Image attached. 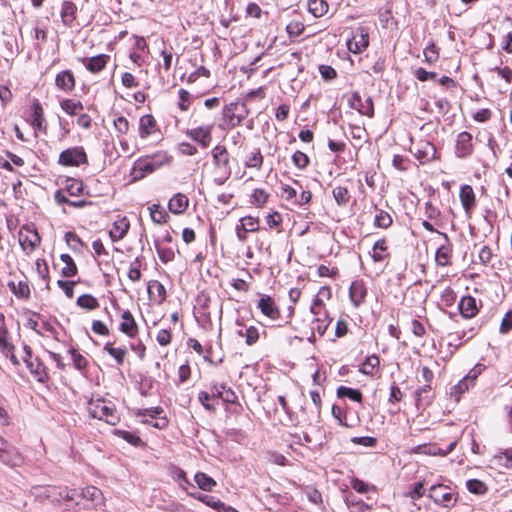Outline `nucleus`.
Segmentation results:
<instances>
[{
  "mask_svg": "<svg viewBox=\"0 0 512 512\" xmlns=\"http://www.w3.org/2000/svg\"><path fill=\"white\" fill-rule=\"evenodd\" d=\"M337 396L340 398L347 397L355 402H361L362 401V393L358 389H353L346 386H340L337 389Z\"/></svg>",
  "mask_w": 512,
  "mask_h": 512,
  "instance_id": "obj_37",
  "label": "nucleus"
},
{
  "mask_svg": "<svg viewBox=\"0 0 512 512\" xmlns=\"http://www.w3.org/2000/svg\"><path fill=\"white\" fill-rule=\"evenodd\" d=\"M0 460L9 466H18L22 462L20 453L0 437Z\"/></svg>",
  "mask_w": 512,
  "mask_h": 512,
  "instance_id": "obj_5",
  "label": "nucleus"
},
{
  "mask_svg": "<svg viewBox=\"0 0 512 512\" xmlns=\"http://www.w3.org/2000/svg\"><path fill=\"white\" fill-rule=\"evenodd\" d=\"M76 304L79 307H81L83 309H87V310H94L99 307V302H98L97 298H95L91 294H83V295L79 296L76 301Z\"/></svg>",
  "mask_w": 512,
  "mask_h": 512,
  "instance_id": "obj_38",
  "label": "nucleus"
},
{
  "mask_svg": "<svg viewBox=\"0 0 512 512\" xmlns=\"http://www.w3.org/2000/svg\"><path fill=\"white\" fill-rule=\"evenodd\" d=\"M220 388L223 390V393L221 394V399L224 402L231 404L237 402L238 397L230 387H227L226 384H220Z\"/></svg>",
  "mask_w": 512,
  "mask_h": 512,
  "instance_id": "obj_56",
  "label": "nucleus"
},
{
  "mask_svg": "<svg viewBox=\"0 0 512 512\" xmlns=\"http://www.w3.org/2000/svg\"><path fill=\"white\" fill-rule=\"evenodd\" d=\"M155 128H156V121L152 115L146 114L140 118L139 133L142 138H146L149 135H151L152 133H154Z\"/></svg>",
  "mask_w": 512,
  "mask_h": 512,
  "instance_id": "obj_28",
  "label": "nucleus"
},
{
  "mask_svg": "<svg viewBox=\"0 0 512 512\" xmlns=\"http://www.w3.org/2000/svg\"><path fill=\"white\" fill-rule=\"evenodd\" d=\"M392 223L391 215L384 210H379L374 217V225L378 228L387 229Z\"/></svg>",
  "mask_w": 512,
  "mask_h": 512,
  "instance_id": "obj_39",
  "label": "nucleus"
},
{
  "mask_svg": "<svg viewBox=\"0 0 512 512\" xmlns=\"http://www.w3.org/2000/svg\"><path fill=\"white\" fill-rule=\"evenodd\" d=\"M459 310L465 318H472L478 312V307L475 298L471 296L463 297L459 302Z\"/></svg>",
  "mask_w": 512,
  "mask_h": 512,
  "instance_id": "obj_22",
  "label": "nucleus"
},
{
  "mask_svg": "<svg viewBox=\"0 0 512 512\" xmlns=\"http://www.w3.org/2000/svg\"><path fill=\"white\" fill-rule=\"evenodd\" d=\"M130 227V223L127 218L123 217L116 220L109 232L112 241L116 242L125 237Z\"/></svg>",
  "mask_w": 512,
  "mask_h": 512,
  "instance_id": "obj_21",
  "label": "nucleus"
},
{
  "mask_svg": "<svg viewBox=\"0 0 512 512\" xmlns=\"http://www.w3.org/2000/svg\"><path fill=\"white\" fill-rule=\"evenodd\" d=\"M511 329H512V311H508L504 315V317L501 321L500 332L507 333Z\"/></svg>",
  "mask_w": 512,
  "mask_h": 512,
  "instance_id": "obj_64",
  "label": "nucleus"
},
{
  "mask_svg": "<svg viewBox=\"0 0 512 512\" xmlns=\"http://www.w3.org/2000/svg\"><path fill=\"white\" fill-rule=\"evenodd\" d=\"M122 322L120 323V331L128 337L133 338L138 333V326L135 319L129 310H125L122 315Z\"/></svg>",
  "mask_w": 512,
  "mask_h": 512,
  "instance_id": "obj_18",
  "label": "nucleus"
},
{
  "mask_svg": "<svg viewBox=\"0 0 512 512\" xmlns=\"http://www.w3.org/2000/svg\"><path fill=\"white\" fill-rule=\"evenodd\" d=\"M61 261L65 264L62 268V275L64 277H73L77 274V266L73 258L69 254H62L60 256Z\"/></svg>",
  "mask_w": 512,
  "mask_h": 512,
  "instance_id": "obj_35",
  "label": "nucleus"
},
{
  "mask_svg": "<svg viewBox=\"0 0 512 512\" xmlns=\"http://www.w3.org/2000/svg\"><path fill=\"white\" fill-rule=\"evenodd\" d=\"M80 496L82 499L89 502L87 506L98 507L103 503L102 491L95 486H87L81 490Z\"/></svg>",
  "mask_w": 512,
  "mask_h": 512,
  "instance_id": "obj_17",
  "label": "nucleus"
},
{
  "mask_svg": "<svg viewBox=\"0 0 512 512\" xmlns=\"http://www.w3.org/2000/svg\"><path fill=\"white\" fill-rule=\"evenodd\" d=\"M151 220L156 224H164L167 221V212L158 204H152L148 207Z\"/></svg>",
  "mask_w": 512,
  "mask_h": 512,
  "instance_id": "obj_34",
  "label": "nucleus"
},
{
  "mask_svg": "<svg viewBox=\"0 0 512 512\" xmlns=\"http://www.w3.org/2000/svg\"><path fill=\"white\" fill-rule=\"evenodd\" d=\"M293 164L299 169H305L309 165V157L302 151H296L292 155Z\"/></svg>",
  "mask_w": 512,
  "mask_h": 512,
  "instance_id": "obj_52",
  "label": "nucleus"
},
{
  "mask_svg": "<svg viewBox=\"0 0 512 512\" xmlns=\"http://www.w3.org/2000/svg\"><path fill=\"white\" fill-rule=\"evenodd\" d=\"M45 491L51 493L50 495L47 494V498H49V500L52 502H60L63 500L67 502H76V504H79V502L76 501L77 492L75 490H70L66 487H55L47 488Z\"/></svg>",
  "mask_w": 512,
  "mask_h": 512,
  "instance_id": "obj_13",
  "label": "nucleus"
},
{
  "mask_svg": "<svg viewBox=\"0 0 512 512\" xmlns=\"http://www.w3.org/2000/svg\"><path fill=\"white\" fill-rule=\"evenodd\" d=\"M308 11L316 18L324 16L329 9V5L325 0H308Z\"/></svg>",
  "mask_w": 512,
  "mask_h": 512,
  "instance_id": "obj_32",
  "label": "nucleus"
},
{
  "mask_svg": "<svg viewBox=\"0 0 512 512\" xmlns=\"http://www.w3.org/2000/svg\"><path fill=\"white\" fill-rule=\"evenodd\" d=\"M263 164V156L260 150H256L249 155L245 161V166L248 168L260 169Z\"/></svg>",
  "mask_w": 512,
  "mask_h": 512,
  "instance_id": "obj_46",
  "label": "nucleus"
},
{
  "mask_svg": "<svg viewBox=\"0 0 512 512\" xmlns=\"http://www.w3.org/2000/svg\"><path fill=\"white\" fill-rule=\"evenodd\" d=\"M61 108L69 115H75L79 111L83 110V105L81 102H75L70 99L63 100L61 102Z\"/></svg>",
  "mask_w": 512,
  "mask_h": 512,
  "instance_id": "obj_45",
  "label": "nucleus"
},
{
  "mask_svg": "<svg viewBox=\"0 0 512 512\" xmlns=\"http://www.w3.org/2000/svg\"><path fill=\"white\" fill-rule=\"evenodd\" d=\"M110 56L105 54H100L90 58H83L82 62L84 66L92 73H99L102 71L107 65Z\"/></svg>",
  "mask_w": 512,
  "mask_h": 512,
  "instance_id": "obj_19",
  "label": "nucleus"
},
{
  "mask_svg": "<svg viewBox=\"0 0 512 512\" xmlns=\"http://www.w3.org/2000/svg\"><path fill=\"white\" fill-rule=\"evenodd\" d=\"M473 152L472 135L463 131L458 134L455 144V154L458 158H466Z\"/></svg>",
  "mask_w": 512,
  "mask_h": 512,
  "instance_id": "obj_9",
  "label": "nucleus"
},
{
  "mask_svg": "<svg viewBox=\"0 0 512 512\" xmlns=\"http://www.w3.org/2000/svg\"><path fill=\"white\" fill-rule=\"evenodd\" d=\"M238 335L245 338V342L247 345H253L259 339L258 329L254 326H250V327L246 328L245 331L239 330Z\"/></svg>",
  "mask_w": 512,
  "mask_h": 512,
  "instance_id": "obj_43",
  "label": "nucleus"
},
{
  "mask_svg": "<svg viewBox=\"0 0 512 512\" xmlns=\"http://www.w3.org/2000/svg\"><path fill=\"white\" fill-rule=\"evenodd\" d=\"M77 7L70 1H64L61 9V19L64 25L70 26L76 19Z\"/></svg>",
  "mask_w": 512,
  "mask_h": 512,
  "instance_id": "obj_30",
  "label": "nucleus"
},
{
  "mask_svg": "<svg viewBox=\"0 0 512 512\" xmlns=\"http://www.w3.org/2000/svg\"><path fill=\"white\" fill-rule=\"evenodd\" d=\"M65 190L71 195V196H79L83 192V184L81 181L76 179H68L66 181Z\"/></svg>",
  "mask_w": 512,
  "mask_h": 512,
  "instance_id": "obj_49",
  "label": "nucleus"
},
{
  "mask_svg": "<svg viewBox=\"0 0 512 512\" xmlns=\"http://www.w3.org/2000/svg\"><path fill=\"white\" fill-rule=\"evenodd\" d=\"M72 356L74 367L78 370H83L87 366V360L84 356L77 352L74 348L69 349Z\"/></svg>",
  "mask_w": 512,
  "mask_h": 512,
  "instance_id": "obj_55",
  "label": "nucleus"
},
{
  "mask_svg": "<svg viewBox=\"0 0 512 512\" xmlns=\"http://www.w3.org/2000/svg\"><path fill=\"white\" fill-rule=\"evenodd\" d=\"M349 104L351 108L357 110L361 115H365L370 118L374 116V105L371 97H367L365 100H362L361 96L355 92L349 99Z\"/></svg>",
  "mask_w": 512,
  "mask_h": 512,
  "instance_id": "obj_8",
  "label": "nucleus"
},
{
  "mask_svg": "<svg viewBox=\"0 0 512 512\" xmlns=\"http://www.w3.org/2000/svg\"><path fill=\"white\" fill-rule=\"evenodd\" d=\"M190 495L195 499L205 503L207 506L215 509L218 512H226L232 509L231 507H227L223 502H221L219 499L214 498L213 496L201 493H192Z\"/></svg>",
  "mask_w": 512,
  "mask_h": 512,
  "instance_id": "obj_24",
  "label": "nucleus"
},
{
  "mask_svg": "<svg viewBox=\"0 0 512 512\" xmlns=\"http://www.w3.org/2000/svg\"><path fill=\"white\" fill-rule=\"evenodd\" d=\"M113 125L118 136L126 135L129 131V122L124 116L115 117Z\"/></svg>",
  "mask_w": 512,
  "mask_h": 512,
  "instance_id": "obj_47",
  "label": "nucleus"
},
{
  "mask_svg": "<svg viewBox=\"0 0 512 512\" xmlns=\"http://www.w3.org/2000/svg\"><path fill=\"white\" fill-rule=\"evenodd\" d=\"M87 410L92 418L104 420L108 424L115 425L118 422V416L115 409L106 400L100 398L90 400Z\"/></svg>",
  "mask_w": 512,
  "mask_h": 512,
  "instance_id": "obj_1",
  "label": "nucleus"
},
{
  "mask_svg": "<svg viewBox=\"0 0 512 512\" xmlns=\"http://www.w3.org/2000/svg\"><path fill=\"white\" fill-rule=\"evenodd\" d=\"M429 497L434 503L446 508L453 507L457 502V494L450 487L443 484L431 486Z\"/></svg>",
  "mask_w": 512,
  "mask_h": 512,
  "instance_id": "obj_3",
  "label": "nucleus"
},
{
  "mask_svg": "<svg viewBox=\"0 0 512 512\" xmlns=\"http://www.w3.org/2000/svg\"><path fill=\"white\" fill-rule=\"evenodd\" d=\"M157 253L160 260L168 263L174 259V251L171 248L157 247Z\"/></svg>",
  "mask_w": 512,
  "mask_h": 512,
  "instance_id": "obj_60",
  "label": "nucleus"
},
{
  "mask_svg": "<svg viewBox=\"0 0 512 512\" xmlns=\"http://www.w3.org/2000/svg\"><path fill=\"white\" fill-rule=\"evenodd\" d=\"M8 287L11 292L19 298L27 299L30 296V289L28 283L25 281H19L18 283L10 281L8 282Z\"/></svg>",
  "mask_w": 512,
  "mask_h": 512,
  "instance_id": "obj_33",
  "label": "nucleus"
},
{
  "mask_svg": "<svg viewBox=\"0 0 512 512\" xmlns=\"http://www.w3.org/2000/svg\"><path fill=\"white\" fill-rule=\"evenodd\" d=\"M460 200L466 214L469 215L472 208L475 206V193L471 186L464 185L461 187Z\"/></svg>",
  "mask_w": 512,
  "mask_h": 512,
  "instance_id": "obj_23",
  "label": "nucleus"
},
{
  "mask_svg": "<svg viewBox=\"0 0 512 512\" xmlns=\"http://www.w3.org/2000/svg\"><path fill=\"white\" fill-rule=\"evenodd\" d=\"M387 250L385 239H380L373 245L372 258L375 262H381L384 260L385 255L383 254Z\"/></svg>",
  "mask_w": 512,
  "mask_h": 512,
  "instance_id": "obj_44",
  "label": "nucleus"
},
{
  "mask_svg": "<svg viewBox=\"0 0 512 512\" xmlns=\"http://www.w3.org/2000/svg\"><path fill=\"white\" fill-rule=\"evenodd\" d=\"M240 222L241 228L245 231L255 232L259 229V221L257 218L251 216L243 217Z\"/></svg>",
  "mask_w": 512,
  "mask_h": 512,
  "instance_id": "obj_51",
  "label": "nucleus"
},
{
  "mask_svg": "<svg viewBox=\"0 0 512 512\" xmlns=\"http://www.w3.org/2000/svg\"><path fill=\"white\" fill-rule=\"evenodd\" d=\"M223 122L227 128H234L246 118L248 110L244 103L232 102L223 109Z\"/></svg>",
  "mask_w": 512,
  "mask_h": 512,
  "instance_id": "obj_2",
  "label": "nucleus"
},
{
  "mask_svg": "<svg viewBox=\"0 0 512 512\" xmlns=\"http://www.w3.org/2000/svg\"><path fill=\"white\" fill-rule=\"evenodd\" d=\"M257 307L263 315L267 316L271 320H277L280 317L279 309L275 305L274 300L268 295H263L259 299Z\"/></svg>",
  "mask_w": 512,
  "mask_h": 512,
  "instance_id": "obj_15",
  "label": "nucleus"
},
{
  "mask_svg": "<svg viewBox=\"0 0 512 512\" xmlns=\"http://www.w3.org/2000/svg\"><path fill=\"white\" fill-rule=\"evenodd\" d=\"M466 487L469 490V492L482 495L486 492L487 487L484 482L478 480V479H470L466 482Z\"/></svg>",
  "mask_w": 512,
  "mask_h": 512,
  "instance_id": "obj_48",
  "label": "nucleus"
},
{
  "mask_svg": "<svg viewBox=\"0 0 512 512\" xmlns=\"http://www.w3.org/2000/svg\"><path fill=\"white\" fill-rule=\"evenodd\" d=\"M65 239H66L67 244L71 248H73L74 250H76L78 248L77 247L78 245L79 246L83 245V243H82L81 239L79 238V236L76 235L74 232H67L65 234Z\"/></svg>",
  "mask_w": 512,
  "mask_h": 512,
  "instance_id": "obj_62",
  "label": "nucleus"
},
{
  "mask_svg": "<svg viewBox=\"0 0 512 512\" xmlns=\"http://www.w3.org/2000/svg\"><path fill=\"white\" fill-rule=\"evenodd\" d=\"M26 367L38 381L44 382L47 377V373L45 371V366L37 357L33 358L32 361H27Z\"/></svg>",
  "mask_w": 512,
  "mask_h": 512,
  "instance_id": "obj_31",
  "label": "nucleus"
},
{
  "mask_svg": "<svg viewBox=\"0 0 512 512\" xmlns=\"http://www.w3.org/2000/svg\"><path fill=\"white\" fill-rule=\"evenodd\" d=\"M140 266H141V263L138 258H136L131 263L130 269L128 271V277L130 280H132L134 282L140 280V278H141Z\"/></svg>",
  "mask_w": 512,
  "mask_h": 512,
  "instance_id": "obj_57",
  "label": "nucleus"
},
{
  "mask_svg": "<svg viewBox=\"0 0 512 512\" xmlns=\"http://www.w3.org/2000/svg\"><path fill=\"white\" fill-rule=\"evenodd\" d=\"M414 156L424 164L436 157V147L429 141H419L415 146Z\"/></svg>",
  "mask_w": 512,
  "mask_h": 512,
  "instance_id": "obj_11",
  "label": "nucleus"
},
{
  "mask_svg": "<svg viewBox=\"0 0 512 512\" xmlns=\"http://www.w3.org/2000/svg\"><path fill=\"white\" fill-rule=\"evenodd\" d=\"M332 194L339 206H345L350 201V194L346 187L337 186L333 189Z\"/></svg>",
  "mask_w": 512,
  "mask_h": 512,
  "instance_id": "obj_40",
  "label": "nucleus"
},
{
  "mask_svg": "<svg viewBox=\"0 0 512 512\" xmlns=\"http://www.w3.org/2000/svg\"><path fill=\"white\" fill-rule=\"evenodd\" d=\"M423 55H424V61L428 64L435 63L439 58V53L437 51L435 44H433V43L428 45L424 49Z\"/></svg>",
  "mask_w": 512,
  "mask_h": 512,
  "instance_id": "obj_50",
  "label": "nucleus"
},
{
  "mask_svg": "<svg viewBox=\"0 0 512 512\" xmlns=\"http://www.w3.org/2000/svg\"><path fill=\"white\" fill-rule=\"evenodd\" d=\"M32 126L40 131L46 130L44 111L38 100H35L32 105Z\"/></svg>",
  "mask_w": 512,
  "mask_h": 512,
  "instance_id": "obj_29",
  "label": "nucleus"
},
{
  "mask_svg": "<svg viewBox=\"0 0 512 512\" xmlns=\"http://www.w3.org/2000/svg\"><path fill=\"white\" fill-rule=\"evenodd\" d=\"M380 364L379 358L376 355H371L366 358L360 367V371L365 375H372L374 369Z\"/></svg>",
  "mask_w": 512,
  "mask_h": 512,
  "instance_id": "obj_42",
  "label": "nucleus"
},
{
  "mask_svg": "<svg viewBox=\"0 0 512 512\" xmlns=\"http://www.w3.org/2000/svg\"><path fill=\"white\" fill-rule=\"evenodd\" d=\"M189 200L182 193L175 194L168 203L169 210L174 214H182L188 207Z\"/></svg>",
  "mask_w": 512,
  "mask_h": 512,
  "instance_id": "obj_26",
  "label": "nucleus"
},
{
  "mask_svg": "<svg viewBox=\"0 0 512 512\" xmlns=\"http://www.w3.org/2000/svg\"><path fill=\"white\" fill-rule=\"evenodd\" d=\"M58 163L62 166H79L87 163L83 147H72L61 152Z\"/></svg>",
  "mask_w": 512,
  "mask_h": 512,
  "instance_id": "obj_4",
  "label": "nucleus"
},
{
  "mask_svg": "<svg viewBox=\"0 0 512 512\" xmlns=\"http://www.w3.org/2000/svg\"><path fill=\"white\" fill-rule=\"evenodd\" d=\"M269 194L264 190L257 188L252 194V203L258 207L263 206L268 200Z\"/></svg>",
  "mask_w": 512,
  "mask_h": 512,
  "instance_id": "obj_53",
  "label": "nucleus"
},
{
  "mask_svg": "<svg viewBox=\"0 0 512 512\" xmlns=\"http://www.w3.org/2000/svg\"><path fill=\"white\" fill-rule=\"evenodd\" d=\"M194 480L198 487L204 491H211L216 485V482L213 478L202 472L196 473Z\"/></svg>",
  "mask_w": 512,
  "mask_h": 512,
  "instance_id": "obj_36",
  "label": "nucleus"
},
{
  "mask_svg": "<svg viewBox=\"0 0 512 512\" xmlns=\"http://www.w3.org/2000/svg\"><path fill=\"white\" fill-rule=\"evenodd\" d=\"M366 294L367 290L363 281L356 280L352 282L349 289V296L355 307H358L361 303H363Z\"/></svg>",
  "mask_w": 512,
  "mask_h": 512,
  "instance_id": "obj_20",
  "label": "nucleus"
},
{
  "mask_svg": "<svg viewBox=\"0 0 512 512\" xmlns=\"http://www.w3.org/2000/svg\"><path fill=\"white\" fill-rule=\"evenodd\" d=\"M154 290L157 292L159 300L163 301L166 296V290H165L164 286L158 281H152L148 285V293L152 294L154 292Z\"/></svg>",
  "mask_w": 512,
  "mask_h": 512,
  "instance_id": "obj_58",
  "label": "nucleus"
},
{
  "mask_svg": "<svg viewBox=\"0 0 512 512\" xmlns=\"http://www.w3.org/2000/svg\"><path fill=\"white\" fill-rule=\"evenodd\" d=\"M212 129L213 124H209L206 126H200L197 128L190 129L186 132V134L193 141L198 142L202 146V148H207L212 140Z\"/></svg>",
  "mask_w": 512,
  "mask_h": 512,
  "instance_id": "obj_7",
  "label": "nucleus"
},
{
  "mask_svg": "<svg viewBox=\"0 0 512 512\" xmlns=\"http://www.w3.org/2000/svg\"><path fill=\"white\" fill-rule=\"evenodd\" d=\"M156 340L157 342L161 345V346H167L171 343V333L169 330H166V329H162L160 330L158 333H157V336H156Z\"/></svg>",
  "mask_w": 512,
  "mask_h": 512,
  "instance_id": "obj_63",
  "label": "nucleus"
},
{
  "mask_svg": "<svg viewBox=\"0 0 512 512\" xmlns=\"http://www.w3.org/2000/svg\"><path fill=\"white\" fill-rule=\"evenodd\" d=\"M440 236L443 238L444 243L438 247L435 255V261L438 266L445 267L451 264L452 245L446 233H440Z\"/></svg>",
  "mask_w": 512,
  "mask_h": 512,
  "instance_id": "obj_10",
  "label": "nucleus"
},
{
  "mask_svg": "<svg viewBox=\"0 0 512 512\" xmlns=\"http://www.w3.org/2000/svg\"><path fill=\"white\" fill-rule=\"evenodd\" d=\"M212 157L214 163L219 168L228 169V175H230L231 171L228 167L229 165V154L227 149L224 146H215L212 150Z\"/></svg>",
  "mask_w": 512,
  "mask_h": 512,
  "instance_id": "obj_25",
  "label": "nucleus"
},
{
  "mask_svg": "<svg viewBox=\"0 0 512 512\" xmlns=\"http://www.w3.org/2000/svg\"><path fill=\"white\" fill-rule=\"evenodd\" d=\"M369 45V37L367 31L363 28L356 29L352 39L347 43L348 49L353 53H360Z\"/></svg>",
  "mask_w": 512,
  "mask_h": 512,
  "instance_id": "obj_12",
  "label": "nucleus"
},
{
  "mask_svg": "<svg viewBox=\"0 0 512 512\" xmlns=\"http://www.w3.org/2000/svg\"><path fill=\"white\" fill-rule=\"evenodd\" d=\"M57 285L61 289H63L65 295L68 298H73V296H74V286H75V282L74 281L58 280L57 281Z\"/></svg>",
  "mask_w": 512,
  "mask_h": 512,
  "instance_id": "obj_59",
  "label": "nucleus"
},
{
  "mask_svg": "<svg viewBox=\"0 0 512 512\" xmlns=\"http://www.w3.org/2000/svg\"><path fill=\"white\" fill-rule=\"evenodd\" d=\"M156 169L171 161V157L166 152H159L149 157Z\"/></svg>",
  "mask_w": 512,
  "mask_h": 512,
  "instance_id": "obj_54",
  "label": "nucleus"
},
{
  "mask_svg": "<svg viewBox=\"0 0 512 512\" xmlns=\"http://www.w3.org/2000/svg\"><path fill=\"white\" fill-rule=\"evenodd\" d=\"M56 86L63 91H71L75 86V79L70 70L60 72L55 79Z\"/></svg>",
  "mask_w": 512,
  "mask_h": 512,
  "instance_id": "obj_27",
  "label": "nucleus"
},
{
  "mask_svg": "<svg viewBox=\"0 0 512 512\" xmlns=\"http://www.w3.org/2000/svg\"><path fill=\"white\" fill-rule=\"evenodd\" d=\"M190 93L187 90L181 89L179 91V107L181 110L186 111L190 105Z\"/></svg>",
  "mask_w": 512,
  "mask_h": 512,
  "instance_id": "obj_61",
  "label": "nucleus"
},
{
  "mask_svg": "<svg viewBox=\"0 0 512 512\" xmlns=\"http://www.w3.org/2000/svg\"><path fill=\"white\" fill-rule=\"evenodd\" d=\"M19 243L25 252L30 253L40 243V236L35 229L23 227L19 232Z\"/></svg>",
  "mask_w": 512,
  "mask_h": 512,
  "instance_id": "obj_6",
  "label": "nucleus"
},
{
  "mask_svg": "<svg viewBox=\"0 0 512 512\" xmlns=\"http://www.w3.org/2000/svg\"><path fill=\"white\" fill-rule=\"evenodd\" d=\"M104 350L116 360L118 365L123 364L125 355L127 353L126 348H114L112 343L108 342L105 344Z\"/></svg>",
  "mask_w": 512,
  "mask_h": 512,
  "instance_id": "obj_41",
  "label": "nucleus"
},
{
  "mask_svg": "<svg viewBox=\"0 0 512 512\" xmlns=\"http://www.w3.org/2000/svg\"><path fill=\"white\" fill-rule=\"evenodd\" d=\"M457 445V441H452L446 449L440 448L436 444H424V445H418L415 447L414 452L415 453H422L430 456H446L449 453H451Z\"/></svg>",
  "mask_w": 512,
  "mask_h": 512,
  "instance_id": "obj_14",
  "label": "nucleus"
},
{
  "mask_svg": "<svg viewBox=\"0 0 512 512\" xmlns=\"http://www.w3.org/2000/svg\"><path fill=\"white\" fill-rule=\"evenodd\" d=\"M476 378L477 372L474 370L470 371L463 379L451 388V396L455 397L456 400H459V397L474 385Z\"/></svg>",
  "mask_w": 512,
  "mask_h": 512,
  "instance_id": "obj_16",
  "label": "nucleus"
}]
</instances>
